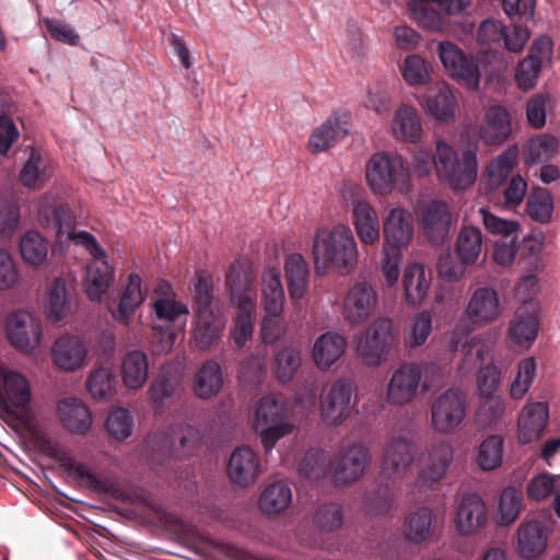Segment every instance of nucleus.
<instances>
[{
    "instance_id": "f257e3e1",
    "label": "nucleus",
    "mask_w": 560,
    "mask_h": 560,
    "mask_svg": "<svg viewBox=\"0 0 560 560\" xmlns=\"http://www.w3.org/2000/svg\"><path fill=\"white\" fill-rule=\"evenodd\" d=\"M313 256L317 273H324L330 266L339 269L352 267L357 262L358 252L351 230L339 224L330 231H318Z\"/></svg>"
},
{
    "instance_id": "f03ea898",
    "label": "nucleus",
    "mask_w": 560,
    "mask_h": 560,
    "mask_svg": "<svg viewBox=\"0 0 560 560\" xmlns=\"http://www.w3.org/2000/svg\"><path fill=\"white\" fill-rule=\"evenodd\" d=\"M31 405L32 388L27 377L0 360V418L5 422L21 421L31 411Z\"/></svg>"
},
{
    "instance_id": "7ed1b4c3",
    "label": "nucleus",
    "mask_w": 560,
    "mask_h": 560,
    "mask_svg": "<svg viewBox=\"0 0 560 560\" xmlns=\"http://www.w3.org/2000/svg\"><path fill=\"white\" fill-rule=\"evenodd\" d=\"M434 167L439 178L454 189H466L477 178V158L471 150L458 159L455 150L443 141L436 143Z\"/></svg>"
},
{
    "instance_id": "20e7f679",
    "label": "nucleus",
    "mask_w": 560,
    "mask_h": 560,
    "mask_svg": "<svg viewBox=\"0 0 560 560\" xmlns=\"http://www.w3.org/2000/svg\"><path fill=\"white\" fill-rule=\"evenodd\" d=\"M287 412V405L279 397L269 395L259 400L255 412V430L260 434L266 452L271 451L280 439L292 431Z\"/></svg>"
},
{
    "instance_id": "39448f33",
    "label": "nucleus",
    "mask_w": 560,
    "mask_h": 560,
    "mask_svg": "<svg viewBox=\"0 0 560 560\" xmlns=\"http://www.w3.org/2000/svg\"><path fill=\"white\" fill-rule=\"evenodd\" d=\"M394 345L392 320L380 317L365 330L358 342L357 351L366 365L377 366L387 359Z\"/></svg>"
},
{
    "instance_id": "423d86ee",
    "label": "nucleus",
    "mask_w": 560,
    "mask_h": 560,
    "mask_svg": "<svg viewBox=\"0 0 560 560\" xmlns=\"http://www.w3.org/2000/svg\"><path fill=\"white\" fill-rule=\"evenodd\" d=\"M439 58L450 77L476 90L480 82V68L478 59L465 54L456 44L444 40L438 46Z\"/></svg>"
},
{
    "instance_id": "0eeeda50",
    "label": "nucleus",
    "mask_w": 560,
    "mask_h": 560,
    "mask_svg": "<svg viewBox=\"0 0 560 560\" xmlns=\"http://www.w3.org/2000/svg\"><path fill=\"white\" fill-rule=\"evenodd\" d=\"M467 413L466 395L450 388L439 395L431 405L432 427L439 433H453L463 422Z\"/></svg>"
},
{
    "instance_id": "6e6552de",
    "label": "nucleus",
    "mask_w": 560,
    "mask_h": 560,
    "mask_svg": "<svg viewBox=\"0 0 560 560\" xmlns=\"http://www.w3.org/2000/svg\"><path fill=\"white\" fill-rule=\"evenodd\" d=\"M552 46V40L547 35L533 42L527 57L518 62L515 70V82L521 90L529 91L535 86L542 66L551 60Z\"/></svg>"
},
{
    "instance_id": "1a4fd4ad",
    "label": "nucleus",
    "mask_w": 560,
    "mask_h": 560,
    "mask_svg": "<svg viewBox=\"0 0 560 560\" xmlns=\"http://www.w3.org/2000/svg\"><path fill=\"white\" fill-rule=\"evenodd\" d=\"M418 221L423 236L433 245H442L448 237L452 214L448 205L433 200L417 211Z\"/></svg>"
},
{
    "instance_id": "9d476101",
    "label": "nucleus",
    "mask_w": 560,
    "mask_h": 560,
    "mask_svg": "<svg viewBox=\"0 0 560 560\" xmlns=\"http://www.w3.org/2000/svg\"><path fill=\"white\" fill-rule=\"evenodd\" d=\"M7 335L11 345L23 352H31L39 346L42 323L24 311H15L7 319Z\"/></svg>"
},
{
    "instance_id": "9b49d317",
    "label": "nucleus",
    "mask_w": 560,
    "mask_h": 560,
    "mask_svg": "<svg viewBox=\"0 0 560 560\" xmlns=\"http://www.w3.org/2000/svg\"><path fill=\"white\" fill-rule=\"evenodd\" d=\"M404 173L402 162L399 158L388 153L374 154L366 166V180L374 192L386 195L390 192Z\"/></svg>"
},
{
    "instance_id": "f8f14e48",
    "label": "nucleus",
    "mask_w": 560,
    "mask_h": 560,
    "mask_svg": "<svg viewBox=\"0 0 560 560\" xmlns=\"http://www.w3.org/2000/svg\"><path fill=\"white\" fill-rule=\"evenodd\" d=\"M550 530L549 521L534 518L522 522L516 533V550L520 557L533 560L542 555L548 545Z\"/></svg>"
},
{
    "instance_id": "ddd939ff",
    "label": "nucleus",
    "mask_w": 560,
    "mask_h": 560,
    "mask_svg": "<svg viewBox=\"0 0 560 560\" xmlns=\"http://www.w3.org/2000/svg\"><path fill=\"white\" fill-rule=\"evenodd\" d=\"M488 508L477 493L465 494L456 510L455 525L463 536H471L483 529L488 523Z\"/></svg>"
},
{
    "instance_id": "4468645a",
    "label": "nucleus",
    "mask_w": 560,
    "mask_h": 560,
    "mask_svg": "<svg viewBox=\"0 0 560 560\" xmlns=\"http://www.w3.org/2000/svg\"><path fill=\"white\" fill-rule=\"evenodd\" d=\"M353 388L346 381H336L322 398L320 410L325 422L334 425L342 423L351 413Z\"/></svg>"
},
{
    "instance_id": "2eb2a0df",
    "label": "nucleus",
    "mask_w": 560,
    "mask_h": 560,
    "mask_svg": "<svg viewBox=\"0 0 560 560\" xmlns=\"http://www.w3.org/2000/svg\"><path fill=\"white\" fill-rule=\"evenodd\" d=\"M421 369L415 363H404L392 375L387 387V398L392 404L404 405L411 401L421 382Z\"/></svg>"
},
{
    "instance_id": "dca6fc26",
    "label": "nucleus",
    "mask_w": 560,
    "mask_h": 560,
    "mask_svg": "<svg viewBox=\"0 0 560 560\" xmlns=\"http://www.w3.org/2000/svg\"><path fill=\"white\" fill-rule=\"evenodd\" d=\"M377 304V294L366 282L355 283L345 299L343 314L352 325L364 323Z\"/></svg>"
},
{
    "instance_id": "f3484780",
    "label": "nucleus",
    "mask_w": 560,
    "mask_h": 560,
    "mask_svg": "<svg viewBox=\"0 0 560 560\" xmlns=\"http://www.w3.org/2000/svg\"><path fill=\"white\" fill-rule=\"evenodd\" d=\"M412 462V445L409 440L393 438L384 450L381 474L388 479L402 478Z\"/></svg>"
},
{
    "instance_id": "a211bd4d",
    "label": "nucleus",
    "mask_w": 560,
    "mask_h": 560,
    "mask_svg": "<svg viewBox=\"0 0 560 560\" xmlns=\"http://www.w3.org/2000/svg\"><path fill=\"white\" fill-rule=\"evenodd\" d=\"M386 246L398 252L406 247L413 236V219L409 211L394 208L383 223Z\"/></svg>"
},
{
    "instance_id": "6ab92c4d",
    "label": "nucleus",
    "mask_w": 560,
    "mask_h": 560,
    "mask_svg": "<svg viewBox=\"0 0 560 560\" xmlns=\"http://www.w3.org/2000/svg\"><path fill=\"white\" fill-rule=\"evenodd\" d=\"M260 472L257 454L248 446L233 451L228 464V475L231 481L240 487H248L255 482Z\"/></svg>"
},
{
    "instance_id": "aec40b11",
    "label": "nucleus",
    "mask_w": 560,
    "mask_h": 560,
    "mask_svg": "<svg viewBox=\"0 0 560 560\" xmlns=\"http://www.w3.org/2000/svg\"><path fill=\"white\" fill-rule=\"evenodd\" d=\"M369 451L362 445H351L341 452L334 468L337 485H347L358 480L369 463Z\"/></svg>"
},
{
    "instance_id": "412c9836",
    "label": "nucleus",
    "mask_w": 560,
    "mask_h": 560,
    "mask_svg": "<svg viewBox=\"0 0 560 560\" xmlns=\"http://www.w3.org/2000/svg\"><path fill=\"white\" fill-rule=\"evenodd\" d=\"M60 462L63 470L81 486L97 493L110 494L116 499L121 498L122 492L108 478L91 472L85 464L79 463L71 457H63Z\"/></svg>"
},
{
    "instance_id": "4be33fe9",
    "label": "nucleus",
    "mask_w": 560,
    "mask_h": 560,
    "mask_svg": "<svg viewBox=\"0 0 560 560\" xmlns=\"http://www.w3.org/2000/svg\"><path fill=\"white\" fill-rule=\"evenodd\" d=\"M466 313L474 324L494 322L500 314L498 292L487 287L477 289L468 302Z\"/></svg>"
},
{
    "instance_id": "5701e85b",
    "label": "nucleus",
    "mask_w": 560,
    "mask_h": 560,
    "mask_svg": "<svg viewBox=\"0 0 560 560\" xmlns=\"http://www.w3.org/2000/svg\"><path fill=\"white\" fill-rule=\"evenodd\" d=\"M51 354L59 369L75 371L83 365L88 350L79 337L62 336L55 341Z\"/></svg>"
},
{
    "instance_id": "b1692460",
    "label": "nucleus",
    "mask_w": 560,
    "mask_h": 560,
    "mask_svg": "<svg viewBox=\"0 0 560 560\" xmlns=\"http://www.w3.org/2000/svg\"><path fill=\"white\" fill-rule=\"evenodd\" d=\"M549 418V409L546 402L527 404L518 417V440L530 443L544 432Z\"/></svg>"
},
{
    "instance_id": "393cba45",
    "label": "nucleus",
    "mask_w": 560,
    "mask_h": 560,
    "mask_svg": "<svg viewBox=\"0 0 560 560\" xmlns=\"http://www.w3.org/2000/svg\"><path fill=\"white\" fill-rule=\"evenodd\" d=\"M512 133L511 116L500 105L491 106L485 114L480 137L487 144H501Z\"/></svg>"
},
{
    "instance_id": "a878e982",
    "label": "nucleus",
    "mask_w": 560,
    "mask_h": 560,
    "mask_svg": "<svg viewBox=\"0 0 560 560\" xmlns=\"http://www.w3.org/2000/svg\"><path fill=\"white\" fill-rule=\"evenodd\" d=\"M452 462V446L448 443L434 444L428 460L419 471V482L422 485H433L441 481Z\"/></svg>"
},
{
    "instance_id": "bb28decb",
    "label": "nucleus",
    "mask_w": 560,
    "mask_h": 560,
    "mask_svg": "<svg viewBox=\"0 0 560 560\" xmlns=\"http://www.w3.org/2000/svg\"><path fill=\"white\" fill-rule=\"evenodd\" d=\"M224 378L221 365L215 360H207L194 376L192 390L201 399H210L223 387Z\"/></svg>"
},
{
    "instance_id": "cd10ccee",
    "label": "nucleus",
    "mask_w": 560,
    "mask_h": 560,
    "mask_svg": "<svg viewBox=\"0 0 560 560\" xmlns=\"http://www.w3.org/2000/svg\"><path fill=\"white\" fill-rule=\"evenodd\" d=\"M349 133L347 119L334 115L316 128L310 137V149L317 153L341 141Z\"/></svg>"
},
{
    "instance_id": "c85d7f7f",
    "label": "nucleus",
    "mask_w": 560,
    "mask_h": 560,
    "mask_svg": "<svg viewBox=\"0 0 560 560\" xmlns=\"http://www.w3.org/2000/svg\"><path fill=\"white\" fill-rule=\"evenodd\" d=\"M431 285V276L421 264H411L405 268L402 287L405 300L409 305L420 304L427 296Z\"/></svg>"
},
{
    "instance_id": "c756f323",
    "label": "nucleus",
    "mask_w": 560,
    "mask_h": 560,
    "mask_svg": "<svg viewBox=\"0 0 560 560\" xmlns=\"http://www.w3.org/2000/svg\"><path fill=\"white\" fill-rule=\"evenodd\" d=\"M58 413L65 428L78 434L85 433L92 423L89 408L77 398H65L58 404Z\"/></svg>"
},
{
    "instance_id": "7c9ffc66",
    "label": "nucleus",
    "mask_w": 560,
    "mask_h": 560,
    "mask_svg": "<svg viewBox=\"0 0 560 560\" xmlns=\"http://www.w3.org/2000/svg\"><path fill=\"white\" fill-rule=\"evenodd\" d=\"M192 338L199 350L210 349L221 337L224 322L217 312L196 314Z\"/></svg>"
},
{
    "instance_id": "2f4dec72",
    "label": "nucleus",
    "mask_w": 560,
    "mask_h": 560,
    "mask_svg": "<svg viewBox=\"0 0 560 560\" xmlns=\"http://www.w3.org/2000/svg\"><path fill=\"white\" fill-rule=\"evenodd\" d=\"M353 224L362 243L372 245L380 241V220L369 202L360 201L354 206Z\"/></svg>"
},
{
    "instance_id": "473e14b6",
    "label": "nucleus",
    "mask_w": 560,
    "mask_h": 560,
    "mask_svg": "<svg viewBox=\"0 0 560 560\" xmlns=\"http://www.w3.org/2000/svg\"><path fill=\"white\" fill-rule=\"evenodd\" d=\"M347 341L336 332L322 335L314 343V362L320 370L330 368L345 352Z\"/></svg>"
},
{
    "instance_id": "72a5a7b5",
    "label": "nucleus",
    "mask_w": 560,
    "mask_h": 560,
    "mask_svg": "<svg viewBox=\"0 0 560 560\" xmlns=\"http://www.w3.org/2000/svg\"><path fill=\"white\" fill-rule=\"evenodd\" d=\"M189 290L196 314L215 312L218 301L213 292V279L208 271L196 270L194 278L190 280Z\"/></svg>"
},
{
    "instance_id": "f704fd0d",
    "label": "nucleus",
    "mask_w": 560,
    "mask_h": 560,
    "mask_svg": "<svg viewBox=\"0 0 560 560\" xmlns=\"http://www.w3.org/2000/svg\"><path fill=\"white\" fill-rule=\"evenodd\" d=\"M148 375L147 354L140 350L127 352L121 363V377L125 386L129 389H139L145 384Z\"/></svg>"
},
{
    "instance_id": "c9c22d12",
    "label": "nucleus",
    "mask_w": 560,
    "mask_h": 560,
    "mask_svg": "<svg viewBox=\"0 0 560 560\" xmlns=\"http://www.w3.org/2000/svg\"><path fill=\"white\" fill-rule=\"evenodd\" d=\"M483 250V235L479 228L464 225L457 235L455 253L464 265L477 262Z\"/></svg>"
},
{
    "instance_id": "e433bc0d",
    "label": "nucleus",
    "mask_w": 560,
    "mask_h": 560,
    "mask_svg": "<svg viewBox=\"0 0 560 560\" xmlns=\"http://www.w3.org/2000/svg\"><path fill=\"white\" fill-rule=\"evenodd\" d=\"M113 280V269L103 258H95L86 269L85 291L91 301H101Z\"/></svg>"
},
{
    "instance_id": "4c0bfd02",
    "label": "nucleus",
    "mask_w": 560,
    "mask_h": 560,
    "mask_svg": "<svg viewBox=\"0 0 560 560\" xmlns=\"http://www.w3.org/2000/svg\"><path fill=\"white\" fill-rule=\"evenodd\" d=\"M262 298L268 316L278 317L283 310L284 290L276 268H269L262 273Z\"/></svg>"
},
{
    "instance_id": "58836bf2",
    "label": "nucleus",
    "mask_w": 560,
    "mask_h": 560,
    "mask_svg": "<svg viewBox=\"0 0 560 560\" xmlns=\"http://www.w3.org/2000/svg\"><path fill=\"white\" fill-rule=\"evenodd\" d=\"M142 302L141 278L137 273H130L128 283L120 294L117 310L113 315L117 320L128 324Z\"/></svg>"
},
{
    "instance_id": "ea45409f",
    "label": "nucleus",
    "mask_w": 560,
    "mask_h": 560,
    "mask_svg": "<svg viewBox=\"0 0 560 560\" xmlns=\"http://www.w3.org/2000/svg\"><path fill=\"white\" fill-rule=\"evenodd\" d=\"M288 290L293 300L303 298L308 285V266L300 254H292L285 261Z\"/></svg>"
},
{
    "instance_id": "a19ab883",
    "label": "nucleus",
    "mask_w": 560,
    "mask_h": 560,
    "mask_svg": "<svg viewBox=\"0 0 560 560\" xmlns=\"http://www.w3.org/2000/svg\"><path fill=\"white\" fill-rule=\"evenodd\" d=\"M118 386V376L110 366L94 369L86 380V389L94 399L110 398Z\"/></svg>"
},
{
    "instance_id": "79ce46f5",
    "label": "nucleus",
    "mask_w": 560,
    "mask_h": 560,
    "mask_svg": "<svg viewBox=\"0 0 560 560\" xmlns=\"http://www.w3.org/2000/svg\"><path fill=\"white\" fill-rule=\"evenodd\" d=\"M292 502V491L284 481L268 485L259 499V508L267 514H279Z\"/></svg>"
},
{
    "instance_id": "37998d69",
    "label": "nucleus",
    "mask_w": 560,
    "mask_h": 560,
    "mask_svg": "<svg viewBox=\"0 0 560 560\" xmlns=\"http://www.w3.org/2000/svg\"><path fill=\"white\" fill-rule=\"evenodd\" d=\"M393 131L397 138L416 142L420 139L422 128L417 110L408 105L400 106L394 115Z\"/></svg>"
},
{
    "instance_id": "c03bdc74",
    "label": "nucleus",
    "mask_w": 560,
    "mask_h": 560,
    "mask_svg": "<svg viewBox=\"0 0 560 560\" xmlns=\"http://www.w3.org/2000/svg\"><path fill=\"white\" fill-rule=\"evenodd\" d=\"M435 515L429 508H420L409 514L406 522V538L413 542L430 540L434 534Z\"/></svg>"
},
{
    "instance_id": "a18cd8bd",
    "label": "nucleus",
    "mask_w": 560,
    "mask_h": 560,
    "mask_svg": "<svg viewBox=\"0 0 560 560\" xmlns=\"http://www.w3.org/2000/svg\"><path fill=\"white\" fill-rule=\"evenodd\" d=\"M425 106L438 120L446 121L455 115L456 98L450 86L443 83L435 93L425 96Z\"/></svg>"
},
{
    "instance_id": "49530a36",
    "label": "nucleus",
    "mask_w": 560,
    "mask_h": 560,
    "mask_svg": "<svg viewBox=\"0 0 560 560\" xmlns=\"http://www.w3.org/2000/svg\"><path fill=\"white\" fill-rule=\"evenodd\" d=\"M517 161V151L508 149L493 159L487 166L486 185L488 189L501 186L512 173Z\"/></svg>"
},
{
    "instance_id": "de8ad7c7",
    "label": "nucleus",
    "mask_w": 560,
    "mask_h": 560,
    "mask_svg": "<svg viewBox=\"0 0 560 560\" xmlns=\"http://www.w3.org/2000/svg\"><path fill=\"white\" fill-rule=\"evenodd\" d=\"M539 330L537 316L533 314L524 315L521 310L516 311L509 334L511 339L518 346H530L536 339Z\"/></svg>"
},
{
    "instance_id": "09e8293b",
    "label": "nucleus",
    "mask_w": 560,
    "mask_h": 560,
    "mask_svg": "<svg viewBox=\"0 0 560 560\" xmlns=\"http://www.w3.org/2000/svg\"><path fill=\"white\" fill-rule=\"evenodd\" d=\"M70 300L66 283L56 278L48 288V316L54 320H61L70 313Z\"/></svg>"
},
{
    "instance_id": "8fccbe9b",
    "label": "nucleus",
    "mask_w": 560,
    "mask_h": 560,
    "mask_svg": "<svg viewBox=\"0 0 560 560\" xmlns=\"http://www.w3.org/2000/svg\"><path fill=\"white\" fill-rule=\"evenodd\" d=\"M20 250L26 262L39 266L47 258L48 242L38 232L28 231L21 237Z\"/></svg>"
},
{
    "instance_id": "3c124183",
    "label": "nucleus",
    "mask_w": 560,
    "mask_h": 560,
    "mask_svg": "<svg viewBox=\"0 0 560 560\" xmlns=\"http://www.w3.org/2000/svg\"><path fill=\"white\" fill-rule=\"evenodd\" d=\"M527 213L536 222L547 223L553 212V199L546 188H535L526 202Z\"/></svg>"
},
{
    "instance_id": "603ef678",
    "label": "nucleus",
    "mask_w": 560,
    "mask_h": 560,
    "mask_svg": "<svg viewBox=\"0 0 560 560\" xmlns=\"http://www.w3.org/2000/svg\"><path fill=\"white\" fill-rule=\"evenodd\" d=\"M39 219L47 228L54 230L57 236L69 234L73 229V215L66 205L56 208H40Z\"/></svg>"
},
{
    "instance_id": "864d4df0",
    "label": "nucleus",
    "mask_w": 560,
    "mask_h": 560,
    "mask_svg": "<svg viewBox=\"0 0 560 560\" xmlns=\"http://www.w3.org/2000/svg\"><path fill=\"white\" fill-rule=\"evenodd\" d=\"M179 377L162 371L151 383L149 388L150 398L155 408L163 407L171 401L177 387Z\"/></svg>"
},
{
    "instance_id": "5fc2aeb1",
    "label": "nucleus",
    "mask_w": 560,
    "mask_h": 560,
    "mask_svg": "<svg viewBox=\"0 0 560 560\" xmlns=\"http://www.w3.org/2000/svg\"><path fill=\"white\" fill-rule=\"evenodd\" d=\"M478 213L488 233L502 238H518L520 224L517 221L502 219L486 207H481Z\"/></svg>"
},
{
    "instance_id": "6e6d98bb",
    "label": "nucleus",
    "mask_w": 560,
    "mask_h": 560,
    "mask_svg": "<svg viewBox=\"0 0 560 560\" xmlns=\"http://www.w3.org/2000/svg\"><path fill=\"white\" fill-rule=\"evenodd\" d=\"M328 455L319 450H310L299 465V474L310 480L324 478L329 470Z\"/></svg>"
},
{
    "instance_id": "4d7b16f0",
    "label": "nucleus",
    "mask_w": 560,
    "mask_h": 560,
    "mask_svg": "<svg viewBox=\"0 0 560 560\" xmlns=\"http://www.w3.org/2000/svg\"><path fill=\"white\" fill-rule=\"evenodd\" d=\"M503 439L498 435L487 438L479 446L477 464L482 470H492L502 463Z\"/></svg>"
},
{
    "instance_id": "13d9d810",
    "label": "nucleus",
    "mask_w": 560,
    "mask_h": 560,
    "mask_svg": "<svg viewBox=\"0 0 560 560\" xmlns=\"http://www.w3.org/2000/svg\"><path fill=\"white\" fill-rule=\"evenodd\" d=\"M254 304L249 303L246 299L240 302L238 313L235 318V326L232 330V338L238 348L245 346L246 341L253 336V322L252 311Z\"/></svg>"
},
{
    "instance_id": "bf43d9fd",
    "label": "nucleus",
    "mask_w": 560,
    "mask_h": 560,
    "mask_svg": "<svg viewBox=\"0 0 560 560\" xmlns=\"http://www.w3.org/2000/svg\"><path fill=\"white\" fill-rule=\"evenodd\" d=\"M559 142L550 135H539L533 138L528 144L526 160L530 163L549 161L558 151Z\"/></svg>"
},
{
    "instance_id": "052dcab7",
    "label": "nucleus",
    "mask_w": 560,
    "mask_h": 560,
    "mask_svg": "<svg viewBox=\"0 0 560 560\" xmlns=\"http://www.w3.org/2000/svg\"><path fill=\"white\" fill-rule=\"evenodd\" d=\"M536 375V362L534 358H526L518 363L517 375L510 388L513 399H521L528 392Z\"/></svg>"
},
{
    "instance_id": "680f3d73",
    "label": "nucleus",
    "mask_w": 560,
    "mask_h": 560,
    "mask_svg": "<svg viewBox=\"0 0 560 560\" xmlns=\"http://www.w3.org/2000/svg\"><path fill=\"white\" fill-rule=\"evenodd\" d=\"M522 497L514 488H506L502 491L499 500V520L500 525H510L513 523L521 511Z\"/></svg>"
},
{
    "instance_id": "e2e57ef3",
    "label": "nucleus",
    "mask_w": 560,
    "mask_h": 560,
    "mask_svg": "<svg viewBox=\"0 0 560 560\" xmlns=\"http://www.w3.org/2000/svg\"><path fill=\"white\" fill-rule=\"evenodd\" d=\"M133 419L126 408L113 410L106 419V429L118 441L128 439L132 433Z\"/></svg>"
},
{
    "instance_id": "0e129e2a",
    "label": "nucleus",
    "mask_w": 560,
    "mask_h": 560,
    "mask_svg": "<svg viewBox=\"0 0 560 560\" xmlns=\"http://www.w3.org/2000/svg\"><path fill=\"white\" fill-rule=\"evenodd\" d=\"M277 376L281 382L293 378L301 365V353L293 347H285L276 355Z\"/></svg>"
},
{
    "instance_id": "69168bd1",
    "label": "nucleus",
    "mask_w": 560,
    "mask_h": 560,
    "mask_svg": "<svg viewBox=\"0 0 560 560\" xmlns=\"http://www.w3.org/2000/svg\"><path fill=\"white\" fill-rule=\"evenodd\" d=\"M455 350L463 353V363L467 369H475L483 363L490 352V346L481 339L470 338L464 341L459 349L457 343Z\"/></svg>"
},
{
    "instance_id": "338daca9",
    "label": "nucleus",
    "mask_w": 560,
    "mask_h": 560,
    "mask_svg": "<svg viewBox=\"0 0 560 560\" xmlns=\"http://www.w3.org/2000/svg\"><path fill=\"white\" fill-rule=\"evenodd\" d=\"M401 73L406 82L410 85H422L427 83L430 78L427 62L419 55H410L404 60Z\"/></svg>"
},
{
    "instance_id": "774afa93",
    "label": "nucleus",
    "mask_w": 560,
    "mask_h": 560,
    "mask_svg": "<svg viewBox=\"0 0 560 560\" xmlns=\"http://www.w3.org/2000/svg\"><path fill=\"white\" fill-rule=\"evenodd\" d=\"M342 521V509L340 505L335 503L319 505L314 514V523L324 532H332L339 528Z\"/></svg>"
}]
</instances>
